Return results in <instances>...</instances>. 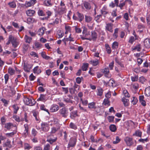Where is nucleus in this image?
<instances>
[{
    "mask_svg": "<svg viewBox=\"0 0 150 150\" xmlns=\"http://www.w3.org/2000/svg\"><path fill=\"white\" fill-rule=\"evenodd\" d=\"M83 5L85 8L87 10H89L91 9V6L90 4L88 2L85 1L83 4Z\"/></svg>",
    "mask_w": 150,
    "mask_h": 150,
    "instance_id": "a211bd4d",
    "label": "nucleus"
},
{
    "mask_svg": "<svg viewBox=\"0 0 150 150\" xmlns=\"http://www.w3.org/2000/svg\"><path fill=\"white\" fill-rule=\"evenodd\" d=\"M120 141V139H119L118 137H116L115 140L113 141V143L114 144H116L119 142Z\"/></svg>",
    "mask_w": 150,
    "mask_h": 150,
    "instance_id": "0e129e2a",
    "label": "nucleus"
},
{
    "mask_svg": "<svg viewBox=\"0 0 150 150\" xmlns=\"http://www.w3.org/2000/svg\"><path fill=\"white\" fill-rule=\"evenodd\" d=\"M10 40H11V43L13 47L16 48L19 45V41L16 38L10 35Z\"/></svg>",
    "mask_w": 150,
    "mask_h": 150,
    "instance_id": "f03ea898",
    "label": "nucleus"
},
{
    "mask_svg": "<svg viewBox=\"0 0 150 150\" xmlns=\"http://www.w3.org/2000/svg\"><path fill=\"white\" fill-rule=\"evenodd\" d=\"M138 100L135 97H133V99L132 101V103L133 105H135L137 103Z\"/></svg>",
    "mask_w": 150,
    "mask_h": 150,
    "instance_id": "680f3d73",
    "label": "nucleus"
},
{
    "mask_svg": "<svg viewBox=\"0 0 150 150\" xmlns=\"http://www.w3.org/2000/svg\"><path fill=\"white\" fill-rule=\"evenodd\" d=\"M77 116V114L76 111H72L70 113V117L72 119H74L75 117Z\"/></svg>",
    "mask_w": 150,
    "mask_h": 150,
    "instance_id": "bb28decb",
    "label": "nucleus"
},
{
    "mask_svg": "<svg viewBox=\"0 0 150 150\" xmlns=\"http://www.w3.org/2000/svg\"><path fill=\"white\" fill-rule=\"evenodd\" d=\"M8 4L10 7L11 8H15L16 6V4L14 1H12L9 2Z\"/></svg>",
    "mask_w": 150,
    "mask_h": 150,
    "instance_id": "37998d69",
    "label": "nucleus"
},
{
    "mask_svg": "<svg viewBox=\"0 0 150 150\" xmlns=\"http://www.w3.org/2000/svg\"><path fill=\"white\" fill-rule=\"evenodd\" d=\"M131 86L133 88L135 89H137L139 87V85L137 83L132 84Z\"/></svg>",
    "mask_w": 150,
    "mask_h": 150,
    "instance_id": "338daca9",
    "label": "nucleus"
},
{
    "mask_svg": "<svg viewBox=\"0 0 150 150\" xmlns=\"http://www.w3.org/2000/svg\"><path fill=\"white\" fill-rule=\"evenodd\" d=\"M31 68V66L30 65L24 64V69L25 71L27 72H30Z\"/></svg>",
    "mask_w": 150,
    "mask_h": 150,
    "instance_id": "6ab92c4d",
    "label": "nucleus"
},
{
    "mask_svg": "<svg viewBox=\"0 0 150 150\" xmlns=\"http://www.w3.org/2000/svg\"><path fill=\"white\" fill-rule=\"evenodd\" d=\"M122 101L123 102L125 106H127L129 104V100L128 99L124 97L122 98Z\"/></svg>",
    "mask_w": 150,
    "mask_h": 150,
    "instance_id": "4be33fe9",
    "label": "nucleus"
},
{
    "mask_svg": "<svg viewBox=\"0 0 150 150\" xmlns=\"http://www.w3.org/2000/svg\"><path fill=\"white\" fill-rule=\"evenodd\" d=\"M37 132L36 130L35 129L33 128L32 130V134L34 136H35L37 134Z\"/></svg>",
    "mask_w": 150,
    "mask_h": 150,
    "instance_id": "69168bd1",
    "label": "nucleus"
},
{
    "mask_svg": "<svg viewBox=\"0 0 150 150\" xmlns=\"http://www.w3.org/2000/svg\"><path fill=\"white\" fill-rule=\"evenodd\" d=\"M113 24L112 23H108L105 26V30L110 32H112L113 31L112 29Z\"/></svg>",
    "mask_w": 150,
    "mask_h": 150,
    "instance_id": "ddd939ff",
    "label": "nucleus"
},
{
    "mask_svg": "<svg viewBox=\"0 0 150 150\" xmlns=\"http://www.w3.org/2000/svg\"><path fill=\"white\" fill-rule=\"evenodd\" d=\"M125 141L128 146H131L133 144L132 141V139L131 138L127 137L125 138Z\"/></svg>",
    "mask_w": 150,
    "mask_h": 150,
    "instance_id": "0eeeda50",
    "label": "nucleus"
},
{
    "mask_svg": "<svg viewBox=\"0 0 150 150\" xmlns=\"http://www.w3.org/2000/svg\"><path fill=\"white\" fill-rule=\"evenodd\" d=\"M48 99V98L46 94H41L39 97L37 99V101H41L45 102Z\"/></svg>",
    "mask_w": 150,
    "mask_h": 150,
    "instance_id": "39448f33",
    "label": "nucleus"
},
{
    "mask_svg": "<svg viewBox=\"0 0 150 150\" xmlns=\"http://www.w3.org/2000/svg\"><path fill=\"white\" fill-rule=\"evenodd\" d=\"M91 63L94 66H96L99 63L98 60H93L91 61Z\"/></svg>",
    "mask_w": 150,
    "mask_h": 150,
    "instance_id": "09e8293b",
    "label": "nucleus"
},
{
    "mask_svg": "<svg viewBox=\"0 0 150 150\" xmlns=\"http://www.w3.org/2000/svg\"><path fill=\"white\" fill-rule=\"evenodd\" d=\"M97 95L98 96H101L103 94V90L100 87H99L97 88Z\"/></svg>",
    "mask_w": 150,
    "mask_h": 150,
    "instance_id": "f3484780",
    "label": "nucleus"
},
{
    "mask_svg": "<svg viewBox=\"0 0 150 150\" xmlns=\"http://www.w3.org/2000/svg\"><path fill=\"white\" fill-rule=\"evenodd\" d=\"M107 6H104L101 10V14L103 15H106L107 14L108 12L107 11Z\"/></svg>",
    "mask_w": 150,
    "mask_h": 150,
    "instance_id": "b1692460",
    "label": "nucleus"
},
{
    "mask_svg": "<svg viewBox=\"0 0 150 150\" xmlns=\"http://www.w3.org/2000/svg\"><path fill=\"white\" fill-rule=\"evenodd\" d=\"M33 116L35 117L37 121L39 120L38 112L33 111Z\"/></svg>",
    "mask_w": 150,
    "mask_h": 150,
    "instance_id": "49530a36",
    "label": "nucleus"
},
{
    "mask_svg": "<svg viewBox=\"0 0 150 150\" xmlns=\"http://www.w3.org/2000/svg\"><path fill=\"white\" fill-rule=\"evenodd\" d=\"M11 141L7 140L6 142L4 144V146H7L9 147H11Z\"/></svg>",
    "mask_w": 150,
    "mask_h": 150,
    "instance_id": "c03bdc74",
    "label": "nucleus"
},
{
    "mask_svg": "<svg viewBox=\"0 0 150 150\" xmlns=\"http://www.w3.org/2000/svg\"><path fill=\"white\" fill-rule=\"evenodd\" d=\"M24 39L25 42L28 43H30L31 42L32 40V38L29 37L27 35L25 36Z\"/></svg>",
    "mask_w": 150,
    "mask_h": 150,
    "instance_id": "473e14b6",
    "label": "nucleus"
},
{
    "mask_svg": "<svg viewBox=\"0 0 150 150\" xmlns=\"http://www.w3.org/2000/svg\"><path fill=\"white\" fill-rule=\"evenodd\" d=\"M45 30V28L43 27H42L40 28L38 30V34L40 36L44 34V31Z\"/></svg>",
    "mask_w": 150,
    "mask_h": 150,
    "instance_id": "aec40b11",
    "label": "nucleus"
},
{
    "mask_svg": "<svg viewBox=\"0 0 150 150\" xmlns=\"http://www.w3.org/2000/svg\"><path fill=\"white\" fill-rule=\"evenodd\" d=\"M135 38L133 36H131L130 37L129 42L132 44L135 40L137 39V36L136 35H134Z\"/></svg>",
    "mask_w": 150,
    "mask_h": 150,
    "instance_id": "cd10ccee",
    "label": "nucleus"
},
{
    "mask_svg": "<svg viewBox=\"0 0 150 150\" xmlns=\"http://www.w3.org/2000/svg\"><path fill=\"white\" fill-rule=\"evenodd\" d=\"M118 43L117 42H114L112 44V48L113 49H117L118 47Z\"/></svg>",
    "mask_w": 150,
    "mask_h": 150,
    "instance_id": "e433bc0d",
    "label": "nucleus"
},
{
    "mask_svg": "<svg viewBox=\"0 0 150 150\" xmlns=\"http://www.w3.org/2000/svg\"><path fill=\"white\" fill-rule=\"evenodd\" d=\"M32 148V146L30 144L27 143H25L24 144V149L25 150H29Z\"/></svg>",
    "mask_w": 150,
    "mask_h": 150,
    "instance_id": "4c0bfd02",
    "label": "nucleus"
},
{
    "mask_svg": "<svg viewBox=\"0 0 150 150\" xmlns=\"http://www.w3.org/2000/svg\"><path fill=\"white\" fill-rule=\"evenodd\" d=\"M114 117L112 116H109L108 117V119L109 122H111L113 121Z\"/></svg>",
    "mask_w": 150,
    "mask_h": 150,
    "instance_id": "774afa93",
    "label": "nucleus"
},
{
    "mask_svg": "<svg viewBox=\"0 0 150 150\" xmlns=\"http://www.w3.org/2000/svg\"><path fill=\"white\" fill-rule=\"evenodd\" d=\"M85 21L87 23H91L92 20V18L90 16L85 15Z\"/></svg>",
    "mask_w": 150,
    "mask_h": 150,
    "instance_id": "dca6fc26",
    "label": "nucleus"
},
{
    "mask_svg": "<svg viewBox=\"0 0 150 150\" xmlns=\"http://www.w3.org/2000/svg\"><path fill=\"white\" fill-rule=\"evenodd\" d=\"M13 127H16L15 125H14L12 123H8L5 124V127L8 129H10Z\"/></svg>",
    "mask_w": 150,
    "mask_h": 150,
    "instance_id": "a878e982",
    "label": "nucleus"
},
{
    "mask_svg": "<svg viewBox=\"0 0 150 150\" xmlns=\"http://www.w3.org/2000/svg\"><path fill=\"white\" fill-rule=\"evenodd\" d=\"M52 146L49 144H46L44 146V150H51Z\"/></svg>",
    "mask_w": 150,
    "mask_h": 150,
    "instance_id": "a19ab883",
    "label": "nucleus"
},
{
    "mask_svg": "<svg viewBox=\"0 0 150 150\" xmlns=\"http://www.w3.org/2000/svg\"><path fill=\"white\" fill-rule=\"evenodd\" d=\"M69 127L71 128L74 129H76L77 128V126L73 122H71L70 123Z\"/></svg>",
    "mask_w": 150,
    "mask_h": 150,
    "instance_id": "864d4df0",
    "label": "nucleus"
},
{
    "mask_svg": "<svg viewBox=\"0 0 150 150\" xmlns=\"http://www.w3.org/2000/svg\"><path fill=\"white\" fill-rule=\"evenodd\" d=\"M122 94L125 96V97L129 98L130 97V95L127 90L124 89L123 90Z\"/></svg>",
    "mask_w": 150,
    "mask_h": 150,
    "instance_id": "c756f323",
    "label": "nucleus"
},
{
    "mask_svg": "<svg viewBox=\"0 0 150 150\" xmlns=\"http://www.w3.org/2000/svg\"><path fill=\"white\" fill-rule=\"evenodd\" d=\"M144 45L146 47L149 48L150 47V42L149 38H146L144 41Z\"/></svg>",
    "mask_w": 150,
    "mask_h": 150,
    "instance_id": "2eb2a0df",
    "label": "nucleus"
},
{
    "mask_svg": "<svg viewBox=\"0 0 150 150\" xmlns=\"http://www.w3.org/2000/svg\"><path fill=\"white\" fill-rule=\"evenodd\" d=\"M12 107L13 108L14 113L16 114L17 113L18 111V110L19 108L17 105H14L12 106Z\"/></svg>",
    "mask_w": 150,
    "mask_h": 150,
    "instance_id": "72a5a7b5",
    "label": "nucleus"
},
{
    "mask_svg": "<svg viewBox=\"0 0 150 150\" xmlns=\"http://www.w3.org/2000/svg\"><path fill=\"white\" fill-rule=\"evenodd\" d=\"M88 63H84L82 67V70L83 71H86L88 67Z\"/></svg>",
    "mask_w": 150,
    "mask_h": 150,
    "instance_id": "79ce46f5",
    "label": "nucleus"
},
{
    "mask_svg": "<svg viewBox=\"0 0 150 150\" xmlns=\"http://www.w3.org/2000/svg\"><path fill=\"white\" fill-rule=\"evenodd\" d=\"M145 94L147 96H150V88H147L145 90Z\"/></svg>",
    "mask_w": 150,
    "mask_h": 150,
    "instance_id": "603ef678",
    "label": "nucleus"
},
{
    "mask_svg": "<svg viewBox=\"0 0 150 150\" xmlns=\"http://www.w3.org/2000/svg\"><path fill=\"white\" fill-rule=\"evenodd\" d=\"M46 13L47 15V16L45 17V19L46 20H47L50 18V17L51 16L52 13L50 11H47L46 12Z\"/></svg>",
    "mask_w": 150,
    "mask_h": 150,
    "instance_id": "3c124183",
    "label": "nucleus"
},
{
    "mask_svg": "<svg viewBox=\"0 0 150 150\" xmlns=\"http://www.w3.org/2000/svg\"><path fill=\"white\" fill-rule=\"evenodd\" d=\"M109 128L110 130L112 132H115L116 129L115 126L113 125H111L110 126Z\"/></svg>",
    "mask_w": 150,
    "mask_h": 150,
    "instance_id": "de8ad7c7",
    "label": "nucleus"
},
{
    "mask_svg": "<svg viewBox=\"0 0 150 150\" xmlns=\"http://www.w3.org/2000/svg\"><path fill=\"white\" fill-rule=\"evenodd\" d=\"M59 109V108L58 105L56 104H53L52 105L50 110L51 112H54L58 110Z\"/></svg>",
    "mask_w": 150,
    "mask_h": 150,
    "instance_id": "9b49d317",
    "label": "nucleus"
},
{
    "mask_svg": "<svg viewBox=\"0 0 150 150\" xmlns=\"http://www.w3.org/2000/svg\"><path fill=\"white\" fill-rule=\"evenodd\" d=\"M35 47L38 49H40L41 48L42 45L38 42H36L35 43Z\"/></svg>",
    "mask_w": 150,
    "mask_h": 150,
    "instance_id": "58836bf2",
    "label": "nucleus"
},
{
    "mask_svg": "<svg viewBox=\"0 0 150 150\" xmlns=\"http://www.w3.org/2000/svg\"><path fill=\"white\" fill-rule=\"evenodd\" d=\"M76 139L75 138H71L68 144V147H70L74 146L76 144Z\"/></svg>",
    "mask_w": 150,
    "mask_h": 150,
    "instance_id": "9d476101",
    "label": "nucleus"
},
{
    "mask_svg": "<svg viewBox=\"0 0 150 150\" xmlns=\"http://www.w3.org/2000/svg\"><path fill=\"white\" fill-rule=\"evenodd\" d=\"M36 2V0H30L29 1H26L24 5L27 8L32 6Z\"/></svg>",
    "mask_w": 150,
    "mask_h": 150,
    "instance_id": "20e7f679",
    "label": "nucleus"
},
{
    "mask_svg": "<svg viewBox=\"0 0 150 150\" xmlns=\"http://www.w3.org/2000/svg\"><path fill=\"white\" fill-rule=\"evenodd\" d=\"M105 47L107 53L109 54H110L111 52V50L109 45L108 44H106L105 45Z\"/></svg>",
    "mask_w": 150,
    "mask_h": 150,
    "instance_id": "c9c22d12",
    "label": "nucleus"
},
{
    "mask_svg": "<svg viewBox=\"0 0 150 150\" xmlns=\"http://www.w3.org/2000/svg\"><path fill=\"white\" fill-rule=\"evenodd\" d=\"M138 77L137 76H132L131 77V79L132 81H136L138 80Z\"/></svg>",
    "mask_w": 150,
    "mask_h": 150,
    "instance_id": "4d7b16f0",
    "label": "nucleus"
},
{
    "mask_svg": "<svg viewBox=\"0 0 150 150\" xmlns=\"http://www.w3.org/2000/svg\"><path fill=\"white\" fill-rule=\"evenodd\" d=\"M65 7H61L58 9V12L60 14H62L65 12Z\"/></svg>",
    "mask_w": 150,
    "mask_h": 150,
    "instance_id": "c85d7f7f",
    "label": "nucleus"
},
{
    "mask_svg": "<svg viewBox=\"0 0 150 150\" xmlns=\"http://www.w3.org/2000/svg\"><path fill=\"white\" fill-rule=\"evenodd\" d=\"M8 72L11 75H13L15 72V71L11 67H9L8 69Z\"/></svg>",
    "mask_w": 150,
    "mask_h": 150,
    "instance_id": "5fc2aeb1",
    "label": "nucleus"
},
{
    "mask_svg": "<svg viewBox=\"0 0 150 150\" xmlns=\"http://www.w3.org/2000/svg\"><path fill=\"white\" fill-rule=\"evenodd\" d=\"M78 17V18L79 19L78 21L81 22L84 18V17L83 14L82 13H81L79 12H77L76 13Z\"/></svg>",
    "mask_w": 150,
    "mask_h": 150,
    "instance_id": "412c9836",
    "label": "nucleus"
},
{
    "mask_svg": "<svg viewBox=\"0 0 150 150\" xmlns=\"http://www.w3.org/2000/svg\"><path fill=\"white\" fill-rule=\"evenodd\" d=\"M41 129L43 131L47 132L49 130V125L47 123L43 122L41 124Z\"/></svg>",
    "mask_w": 150,
    "mask_h": 150,
    "instance_id": "423d86ee",
    "label": "nucleus"
},
{
    "mask_svg": "<svg viewBox=\"0 0 150 150\" xmlns=\"http://www.w3.org/2000/svg\"><path fill=\"white\" fill-rule=\"evenodd\" d=\"M141 50V46L140 44H138L135 46L133 49V50H137L138 52H139Z\"/></svg>",
    "mask_w": 150,
    "mask_h": 150,
    "instance_id": "f704fd0d",
    "label": "nucleus"
},
{
    "mask_svg": "<svg viewBox=\"0 0 150 150\" xmlns=\"http://www.w3.org/2000/svg\"><path fill=\"white\" fill-rule=\"evenodd\" d=\"M16 133V131H14L10 133H6V135L8 137H12Z\"/></svg>",
    "mask_w": 150,
    "mask_h": 150,
    "instance_id": "ea45409f",
    "label": "nucleus"
},
{
    "mask_svg": "<svg viewBox=\"0 0 150 150\" xmlns=\"http://www.w3.org/2000/svg\"><path fill=\"white\" fill-rule=\"evenodd\" d=\"M23 101L25 104L27 105L30 106H33L35 103L36 102L33 100V102L32 101L31 99H30L28 98H24L23 99Z\"/></svg>",
    "mask_w": 150,
    "mask_h": 150,
    "instance_id": "7ed1b4c3",
    "label": "nucleus"
},
{
    "mask_svg": "<svg viewBox=\"0 0 150 150\" xmlns=\"http://www.w3.org/2000/svg\"><path fill=\"white\" fill-rule=\"evenodd\" d=\"M35 11L33 10L29 9L26 11V13L28 16H33L35 13Z\"/></svg>",
    "mask_w": 150,
    "mask_h": 150,
    "instance_id": "4468645a",
    "label": "nucleus"
},
{
    "mask_svg": "<svg viewBox=\"0 0 150 150\" xmlns=\"http://www.w3.org/2000/svg\"><path fill=\"white\" fill-rule=\"evenodd\" d=\"M82 79L83 78L82 77H78L76 78V82L78 84H80Z\"/></svg>",
    "mask_w": 150,
    "mask_h": 150,
    "instance_id": "e2e57ef3",
    "label": "nucleus"
},
{
    "mask_svg": "<svg viewBox=\"0 0 150 150\" xmlns=\"http://www.w3.org/2000/svg\"><path fill=\"white\" fill-rule=\"evenodd\" d=\"M36 22L37 20L32 17H29L27 19V23L28 24L36 23Z\"/></svg>",
    "mask_w": 150,
    "mask_h": 150,
    "instance_id": "5701e85b",
    "label": "nucleus"
},
{
    "mask_svg": "<svg viewBox=\"0 0 150 150\" xmlns=\"http://www.w3.org/2000/svg\"><path fill=\"white\" fill-rule=\"evenodd\" d=\"M105 84L107 86L108 85L111 86H115V83L114 81L112 79H110L108 81H104Z\"/></svg>",
    "mask_w": 150,
    "mask_h": 150,
    "instance_id": "6e6552de",
    "label": "nucleus"
},
{
    "mask_svg": "<svg viewBox=\"0 0 150 150\" xmlns=\"http://www.w3.org/2000/svg\"><path fill=\"white\" fill-rule=\"evenodd\" d=\"M33 72L34 73H36L37 74H38L40 73L41 71L40 69H38V66H37L36 67L33 69Z\"/></svg>",
    "mask_w": 150,
    "mask_h": 150,
    "instance_id": "7c9ffc66",
    "label": "nucleus"
},
{
    "mask_svg": "<svg viewBox=\"0 0 150 150\" xmlns=\"http://www.w3.org/2000/svg\"><path fill=\"white\" fill-rule=\"evenodd\" d=\"M91 38H85L84 39L88 40H91V39H93V40H95L97 38V34L94 31H92L91 32Z\"/></svg>",
    "mask_w": 150,
    "mask_h": 150,
    "instance_id": "f8f14e48",
    "label": "nucleus"
},
{
    "mask_svg": "<svg viewBox=\"0 0 150 150\" xmlns=\"http://www.w3.org/2000/svg\"><path fill=\"white\" fill-rule=\"evenodd\" d=\"M59 21V19L58 18H56L54 21H53L52 22L50 23L51 25H54L55 24H57Z\"/></svg>",
    "mask_w": 150,
    "mask_h": 150,
    "instance_id": "bf43d9fd",
    "label": "nucleus"
},
{
    "mask_svg": "<svg viewBox=\"0 0 150 150\" xmlns=\"http://www.w3.org/2000/svg\"><path fill=\"white\" fill-rule=\"evenodd\" d=\"M96 103L94 102H92L88 104V108L89 109H95L96 106H95Z\"/></svg>",
    "mask_w": 150,
    "mask_h": 150,
    "instance_id": "393cba45",
    "label": "nucleus"
},
{
    "mask_svg": "<svg viewBox=\"0 0 150 150\" xmlns=\"http://www.w3.org/2000/svg\"><path fill=\"white\" fill-rule=\"evenodd\" d=\"M41 54L42 57L46 59H48L50 58V57L47 55L44 52H42Z\"/></svg>",
    "mask_w": 150,
    "mask_h": 150,
    "instance_id": "a18cd8bd",
    "label": "nucleus"
},
{
    "mask_svg": "<svg viewBox=\"0 0 150 150\" xmlns=\"http://www.w3.org/2000/svg\"><path fill=\"white\" fill-rule=\"evenodd\" d=\"M146 79L143 76H141L139 79V81L142 83H144L146 81Z\"/></svg>",
    "mask_w": 150,
    "mask_h": 150,
    "instance_id": "052dcab7",
    "label": "nucleus"
},
{
    "mask_svg": "<svg viewBox=\"0 0 150 150\" xmlns=\"http://www.w3.org/2000/svg\"><path fill=\"white\" fill-rule=\"evenodd\" d=\"M142 135L141 132L139 130L137 131L135 133L133 134V136L135 135L137 137H141Z\"/></svg>",
    "mask_w": 150,
    "mask_h": 150,
    "instance_id": "8fccbe9b",
    "label": "nucleus"
},
{
    "mask_svg": "<svg viewBox=\"0 0 150 150\" xmlns=\"http://www.w3.org/2000/svg\"><path fill=\"white\" fill-rule=\"evenodd\" d=\"M40 109L42 110L47 112L49 114V112L48 110L46 109L44 104L41 105L40 107Z\"/></svg>",
    "mask_w": 150,
    "mask_h": 150,
    "instance_id": "6e6d98bb",
    "label": "nucleus"
},
{
    "mask_svg": "<svg viewBox=\"0 0 150 150\" xmlns=\"http://www.w3.org/2000/svg\"><path fill=\"white\" fill-rule=\"evenodd\" d=\"M39 16H45V13L42 10H39L38 12Z\"/></svg>",
    "mask_w": 150,
    "mask_h": 150,
    "instance_id": "13d9d810",
    "label": "nucleus"
},
{
    "mask_svg": "<svg viewBox=\"0 0 150 150\" xmlns=\"http://www.w3.org/2000/svg\"><path fill=\"white\" fill-rule=\"evenodd\" d=\"M60 127V125L59 124H57V125H56V126H53L51 128V133L54 134L59 129Z\"/></svg>",
    "mask_w": 150,
    "mask_h": 150,
    "instance_id": "1a4fd4ad",
    "label": "nucleus"
},
{
    "mask_svg": "<svg viewBox=\"0 0 150 150\" xmlns=\"http://www.w3.org/2000/svg\"><path fill=\"white\" fill-rule=\"evenodd\" d=\"M44 4L47 6H52L51 0H45Z\"/></svg>",
    "mask_w": 150,
    "mask_h": 150,
    "instance_id": "2f4dec72",
    "label": "nucleus"
},
{
    "mask_svg": "<svg viewBox=\"0 0 150 150\" xmlns=\"http://www.w3.org/2000/svg\"><path fill=\"white\" fill-rule=\"evenodd\" d=\"M60 115L62 117L66 118L68 115V111L67 109L65 108H63L59 111Z\"/></svg>",
    "mask_w": 150,
    "mask_h": 150,
    "instance_id": "f257e3e1",
    "label": "nucleus"
}]
</instances>
